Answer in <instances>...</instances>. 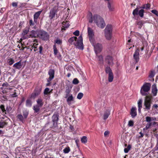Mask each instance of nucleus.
<instances>
[{
  "instance_id": "29",
  "label": "nucleus",
  "mask_w": 158,
  "mask_h": 158,
  "mask_svg": "<svg viewBox=\"0 0 158 158\" xmlns=\"http://www.w3.org/2000/svg\"><path fill=\"white\" fill-rule=\"evenodd\" d=\"M146 121L148 122L151 123L152 121L156 120V118H155L154 117H151L149 116H147L146 117Z\"/></svg>"
},
{
  "instance_id": "61",
  "label": "nucleus",
  "mask_w": 158,
  "mask_h": 158,
  "mask_svg": "<svg viewBox=\"0 0 158 158\" xmlns=\"http://www.w3.org/2000/svg\"><path fill=\"white\" fill-rule=\"evenodd\" d=\"M10 96L12 97H17L18 95L15 92L13 94L10 95Z\"/></svg>"
},
{
  "instance_id": "51",
  "label": "nucleus",
  "mask_w": 158,
  "mask_h": 158,
  "mask_svg": "<svg viewBox=\"0 0 158 158\" xmlns=\"http://www.w3.org/2000/svg\"><path fill=\"white\" fill-rule=\"evenodd\" d=\"M150 7V5L148 4H147L143 6L142 8H145L146 9H149Z\"/></svg>"
},
{
  "instance_id": "20",
  "label": "nucleus",
  "mask_w": 158,
  "mask_h": 158,
  "mask_svg": "<svg viewBox=\"0 0 158 158\" xmlns=\"http://www.w3.org/2000/svg\"><path fill=\"white\" fill-rule=\"evenodd\" d=\"M37 105L41 107L43 106L44 102L43 99L41 98H39L36 100Z\"/></svg>"
},
{
  "instance_id": "3",
  "label": "nucleus",
  "mask_w": 158,
  "mask_h": 158,
  "mask_svg": "<svg viewBox=\"0 0 158 158\" xmlns=\"http://www.w3.org/2000/svg\"><path fill=\"white\" fill-rule=\"evenodd\" d=\"M59 117L58 113L56 112L55 113L52 117V122L47 123L45 125V127H48L51 128L56 127L59 120Z\"/></svg>"
},
{
  "instance_id": "57",
  "label": "nucleus",
  "mask_w": 158,
  "mask_h": 158,
  "mask_svg": "<svg viewBox=\"0 0 158 158\" xmlns=\"http://www.w3.org/2000/svg\"><path fill=\"white\" fill-rule=\"evenodd\" d=\"M152 12L153 13L155 14L156 15L158 16V12L157 10H152Z\"/></svg>"
},
{
  "instance_id": "31",
  "label": "nucleus",
  "mask_w": 158,
  "mask_h": 158,
  "mask_svg": "<svg viewBox=\"0 0 158 158\" xmlns=\"http://www.w3.org/2000/svg\"><path fill=\"white\" fill-rule=\"evenodd\" d=\"M7 125V123L5 121L1 120L0 121V128H3Z\"/></svg>"
},
{
  "instance_id": "43",
  "label": "nucleus",
  "mask_w": 158,
  "mask_h": 158,
  "mask_svg": "<svg viewBox=\"0 0 158 158\" xmlns=\"http://www.w3.org/2000/svg\"><path fill=\"white\" fill-rule=\"evenodd\" d=\"M83 94L82 93H79L77 95V98L79 99H81L83 97Z\"/></svg>"
},
{
  "instance_id": "39",
  "label": "nucleus",
  "mask_w": 158,
  "mask_h": 158,
  "mask_svg": "<svg viewBox=\"0 0 158 158\" xmlns=\"http://www.w3.org/2000/svg\"><path fill=\"white\" fill-rule=\"evenodd\" d=\"M38 45V44H36V43H34L33 46H31V48H30V47H28L27 49H30L31 51L32 50V49H33V48H34V49H36L37 48V45Z\"/></svg>"
},
{
  "instance_id": "63",
  "label": "nucleus",
  "mask_w": 158,
  "mask_h": 158,
  "mask_svg": "<svg viewBox=\"0 0 158 158\" xmlns=\"http://www.w3.org/2000/svg\"><path fill=\"white\" fill-rule=\"evenodd\" d=\"M43 47L41 46H40L39 47V53L40 54H41L42 53V51L43 50Z\"/></svg>"
},
{
  "instance_id": "2",
  "label": "nucleus",
  "mask_w": 158,
  "mask_h": 158,
  "mask_svg": "<svg viewBox=\"0 0 158 158\" xmlns=\"http://www.w3.org/2000/svg\"><path fill=\"white\" fill-rule=\"evenodd\" d=\"M75 36H73L70 38V43L73 44L77 48L81 49L83 48V39L81 35L78 38Z\"/></svg>"
},
{
  "instance_id": "19",
  "label": "nucleus",
  "mask_w": 158,
  "mask_h": 158,
  "mask_svg": "<svg viewBox=\"0 0 158 158\" xmlns=\"http://www.w3.org/2000/svg\"><path fill=\"white\" fill-rule=\"evenodd\" d=\"M22 66V65L21 64V61L15 63L13 66V67L16 69H20Z\"/></svg>"
},
{
  "instance_id": "30",
  "label": "nucleus",
  "mask_w": 158,
  "mask_h": 158,
  "mask_svg": "<svg viewBox=\"0 0 158 158\" xmlns=\"http://www.w3.org/2000/svg\"><path fill=\"white\" fill-rule=\"evenodd\" d=\"M32 105V102L31 99H28L26 101V106L31 107Z\"/></svg>"
},
{
  "instance_id": "34",
  "label": "nucleus",
  "mask_w": 158,
  "mask_h": 158,
  "mask_svg": "<svg viewBox=\"0 0 158 158\" xmlns=\"http://www.w3.org/2000/svg\"><path fill=\"white\" fill-rule=\"evenodd\" d=\"M88 139L87 137L85 136H83L81 139V141L84 143H85L87 142Z\"/></svg>"
},
{
  "instance_id": "26",
  "label": "nucleus",
  "mask_w": 158,
  "mask_h": 158,
  "mask_svg": "<svg viewBox=\"0 0 158 158\" xmlns=\"http://www.w3.org/2000/svg\"><path fill=\"white\" fill-rule=\"evenodd\" d=\"M63 24V27H62V30L63 29L64 30H66V29H67L68 28L69 26V23L68 22H63L62 23Z\"/></svg>"
},
{
  "instance_id": "27",
  "label": "nucleus",
  "mask_w": 158,
  "mask_h": 158,
  "mask_svg": "<svg viewBox=\"0 0 158 158\" xmlns=\"http://www.w3.org/2000/svg\"><path fill=\"white\" fill-rule=\"evenodd\" d=\"M112 33L107 32H105V36L106 39L110 40L111 39V37Z\"/></svg>"
},
{
  "instance_id": "12",
  "label": "nucleus",
  "mask_w": 158,
  "mask_h": 158,
  "mask_svg": "<svg viewBox=\"0 0 158 158\" xmlns=\"http://www.w3.org/2000/svg\"><path fill=\"white\" fill-rule=\"evenodd\" d=\"M151 101L149 100H145L144 103V106H145V109L149 110L150 109Z\"/></svg>"
},
{
  "instance_id": "15",
  "label": "nucleus",
  "mask_w": 158,
  "mask_h": 158,
  "mask_svg": "<svg viewBox=\"0 0 158 158\" xmlns=\"http://www.w3.org/2000/svg\"><path fill=\"white\" fill-rule=\"evenodd\" d=\"M73 156L74 157H76L77 158H83L82 154L79 150L74 152L73 153Z\"/></svg>"
},
{
  "instance_id": "56",
  "label": "nucleus",
  "mask_w": 158,
  "mask_h": 158,
  "mask_svg": "<svg viewBox=\"0 0 158 158\" xmlns=\"http://www.w3.org/2000/svg\"><path fill=\"white\" fill-rule=\"evenodd\" d=\"M28 115V113L27 112H23V115L25 118H27Z\"/></svg>"
},
{
  "instance_id": "21",
  "label": "nucleus",
  "mask_w": 158,
  "mask_h": 158,
  "mask_svg": "<svg viewBox=\"0 0 158 158\" xmlns=\"http://www.w3.org/2000/svg\"><path fill=\"white\" fill-rule=\"evenodd\" d=\"M112 27L111 25L109 24L106 26L105 29V32L112 33Z\"/></svg>"
},
{
  "instance_id": "25",
  "label": "nucleus",
  "mask_w": 158,
  "mask_h": 158,
  "mask_svg": "<svg viewBox=\"0 0 158 158\" xmlns=\"http://www.w3.org/2000/svg\"><path fill=\"white\" fill-rule=\"evenodd\" d=\"M39 31H31V35L32 37H36L39 36Z\"/></svg>"
},
{
  "instance_id": "13",
  "label": "nucleus",
  "mask_w": 158,
  "mask_h": 158,
  "mask_svg": "<svg viewBox=\"0 0 158 158\" xmlns=\"http://www.w3.org/2000/svg\"><path fill=\"white\" fill-rule=\"evenodd\" d=\"M111 109L109 108L106 109L104 112L103 114V119L104 120H106L110 114Z\"/></svg>"
},
{
  "instance_id": "47",
  "label": "nucleus",
  "mask_w": 158,
  "mask_h": 158,
  "mask_svg": "<svg viewBox=\"0 0 158 158\" xmlns=\"http://www.w3.org/2000/svg\"><path fill=\"white\" fill-rule=\"evenodd\" d=\"M0 108L1 109L3 112H5V114H6V110L5 109L4 106V105H2L0 106Z\"/></svg>"
},
{
  "instance_id": "1",
  "label": "nucleus",
  "mask_w": 158,
  "mask_h": 158,
  "mask_svg": "<svg viewBox=\"0 0 158 158\" xmlns=\"http://www.w3.org/2000/svg\"><path fill=\"white\" fill-rule=\"evenodd\" d=\"M89 21L90 23L93 22L95 23L98 27L103 28L105 26V23L103 19L100 16L95 15L92 16L91 13H89L88 15Z\"/></svg>"
},
{
  "instance_id": "33",
  "label": "nucleus",
  "mask_w": 158,
  "mask_h": 158,
  "mask_svg": "<svg viewBox=\"0 0 158 158\" xmlns=\"http://www.w3.org/2000/svg\"><path fill=\"white\" fill-rule=\"evenodd\" d=\"M75 102L72 95H70V105L75 104Z\"/></svg>"
},
{
  "instance_id": "62",
  "label": "nucleus",
  "mask_w": 158,
  "mask_h": 158,
  "mask_svg": "<svg viewBox=\"0 0 158 158\" xmlns=\"http://www.w3.org/2000/svg\"><path fill=\"white\" fill-rule=\"evenodd\" d=\"M12 108H11V107L9 106H7L6 107V110L7 111H10L11 110Z\"/></svg>"
},
{
  "instance_id": "14",
  "label": "nucleus",
  "mask_w": 158,
  "mask_h": 158,
  "mask_svg": "<svg viewBox=\"0 0 158 158\" xmlns=\"http://www.w3.org/2000/svg\"><path fill=\"white\" fill-rule=\"evenodd\" d=\"M48 74L49 75L47 81L48 82L51 81L54 77V71L53 69H50L48 72Z\"/></svg>"
},
{
  "instance_id": "52",
  "label": "nucleus",
  "mask_w": 158,
  "mask_h": 158,
  "mask_svg": "<svg viewBox=\"0 0 158 158\" xmlns=\"http://www.w3.org/2000/svg\"><path fill=\"white\" fill-rule=\"evenodd\" d=\"M137 25L139 26V27L141 28L143 25V23L142 21H139L138 22Z\"/></svg>"
},
{
  "instance_id": "60",
  "label": "nucleus",
  "mask_w": 158,
  "mask_h": 158,
  "mask_svg": "<svg viewBox=\"0 0 158 158\" xmlns=\"http://www.w3.org/2000/svg\"><path fill=\"white\" fill-rule=\"evenodd\" d=\"M69 69V66H65L64 69V72H68V70Z\"/></svg>"
},
{
  "instance_id": "40",
  "label": "nucleus",
  "mask_w": 158,
  "mask_h": 158,
  "mask_svg": "<svg viewBox=\"0 0 158 158\" xmlns=\"http://www.w3.org/2000/svg\"><path fill=\"white\" fill-rule=\"evenodd\" d=\"M55 43L58 44L60 45L62 43V41L61 40L57 38L55 41Z\"/></svg>"
},
{
  "instance_id": "8",
  "label": "nucleus",
  "mask_w": 158,
  "mask_h": 158,
  "mask_svg": "<svg viewBox=\"0 0 158 158\" xmlns=\"http://www.w3.org/2000/svg\"><path fill=\"white\" fill-rule=\"evenodd\" d=\"M88 33L91 43L94 44V41L95 40L94 32L93 30L90 27L88 28Z\"/></svg>"
},
{
  "instance_id": "46",
  "label": "nucleus",
  "mask_w": 158,
  "mask_h": 158,
  "mask_svg": "<svg viewBox=\"0 0 158 158\" xmlns=\"http://www.w3.org/2000/svg\"><path fill=\"white\" fill-rule=\"evenodd\" d=\"M14 60L12 59H10L8 60V64L10 65H12L14 63Z\"/></svg>"
},
{
  "instance_id": "35",
  "label": "nucleus",
  "mask_w": 158,
  "mask_h": 158,
  "mask_svg": "<svg viewBox=\"0 0 158 158\" xmlns=\"http://www.w3.org/2000/svg\"><path fill=\"white\" fill-rule=\"evenodd\" d=\"M29 31V28L28 27H26L23 31L22 34L23 35H26L27 34Z\"/></svg>"
},
{
  "instance_id": "9",
  "label": "nucleus",
  "mask_w": 158,
  "mask_h": 158,
  "mask_svg": "<svg viewBox=\"0 0 158 158\" xmlns=\"http://www.w3.org/2000/svg\"><path fill=\"white\" fill-rule=\"evenodd\" d=\"M107 6L110 11L112 12L114 11V1L113 0H110L108 1Z\"/></svg>"
},
{
  "instance_id": "18",
  "label": "nucleus",
  "mask_w": 158,
  "mask_h": 158,
  "mask_svg": "<svg viewBox=\"0 0 158 158\" xmlns=\"http://www.w3.org/2000/svg\"><path fill=\"white\" fill-rule=\"evenodd\" d=\"M42 11H40L36 12L34 15V22L36 23L37 21V19L41 13Z\"/></svg>"
},
{
  "instance_id": "28",
  "label": "nucleus",
  "mask_w": 158,
  "mask_h": 158,
  "mask_svg": "<svg viewBox=\"0 0 158 158\" xmlns=\"http://www.w3.org/2000/svg\"><path fill=\"white\" fill-rule=\"evenodd\" d=\"M69 88L68 87V89H66V94L64 97V98H66L68 103H69Z\"/></svg>"
},
{
  "instance_id": "10",
  "label": "nucleus",
  "mask_w": 158,
  "mask_h": 158,
  "mask_svg": "<svg viewBox=\"0 0 158 158\" xmlns=\"http://www.w3.org/2000/svg\"><path fill=\"white\" fill-rule=\"evenodd\" d=\"M57 8L56 7L51 9L50 12L49 17L51 19H52L55 16L57 12Z\"/></svg>"
},
{
  "instance_id": "53",
  "label": "nucleus",
  "mask_w": 158,
  "mask_h": 158,
  "mask_svg": "<svg viewBox=\"0 0 158 158\" xmlns=\"http://www.w3.org/2000/svg\"><path fill=\"white\" fill-rule=\"evenodd\" d=\"M79 83V81L77 79L75 78L73 81V83L74 84H77Z\"/></svg>"
},
{
  "instance_id": "54",
  "label": "nucleus",
  "mask_w": 158,
  "mask_h": 158,
  "mask_svg": "<svg viewBox=\"0 0 158 158\" xmlns=\"http://www.w3.org/2000/svg\"><path fill=\"white\" fill-rule=\"evenodd\" d=\"M134 125V122L132 120H130L128 122V125L130 127L133 126Z\"/></svg>"
},
{
  "instance_id": "45",
  "label": "nucleus",
  "mask_w": 158,
  "mask_h": 158,
  "mask_svg": "<svg viewBox=\"0 0 158 158\" xmlns=\"http://www.w3.org/2000/svg\"><path fill=\"white\" fill-rule=\"evenodd\" d=\"M53 48L54 50V54L55 55H57V53H58V50L57 48H56L55 45L54 46Z\"/></svg>"
},
{
  "instance_id": "6",
  "label": "nucleus",
  "mask_w": 158,
  "mask_h": 158,
  "mask_svg": "<svg viewBox=\"0 0 158 158\" xmlns=\"http://www.w3.org/2000/svg\"><path fill=\"white\" fill-rule=\"evenodd\" d=\"M106 72L108 74V80L109 82H112L114 78V75L112 72V70L109 67H107L105 69Z\"/></svg>"
},
{
  "instance_id": "4",
  "label": "nucleus",
  "mask_w": 158,
  "mask_h": 158,
  "mask_svg": "<svg viewBox=\"0 0 158 158\" xmlns=\"http://www.w3.org/2000/svg\"><path fill=\"white\" fill-rule=\"evenodd\" d=\"M151 85L149 83L144 84L141 87L140 92L143 96H147L148 94V92L151 88Z\"/></svg>"
},
{
  "instance_id": "11",
  "label": "nucleus",
  "mask_w": 158,
  "mask_h": 158,
  "mask_svg": "<svg viewBox=\"0 0 158 158\" xmlns=\"http://www.w3.org/2000/svg\"><path fill=\"white\" fill-rule=\"evenodd\" d=\"M106 62L110 65L112 66L114 64L113 59L110 56H107L106 58Z\"/></svg>"
},
{
  "instance_id": "23",
  "label": "nucleus",
  "mask_w": 158,
  "mask_h": 158,
  "mask_svg": "<svg viewBox=\"0 0 158 158\" xmlns=\"http://www.w3.org/2000/svg\"><path fill=\"white\" fill-rule=\"evenodd\" d=\"M143 101L141 99H139L138 102V110L139 113H141V109L142 107V103Z\"/></svg>"
},
{
  "instance_id": "42",
  "label": "nucleus",
  "mask_w": 158,
  "mask_h": 158,
  "mask_svg": "<svg viewBox=\"0 0 158 158\" xmlns=\"http://www.w3.org/2000/svg\"><path fill=\"white\" fill-rule=\"evenodd\" d=\"M131 148V146L130 145H128L127 147L125 148L124 149V152L125 153H127L129 151L130 149Z\"/></svg>"
},
{
  "instance_id": "44",
  "label": "nucleus",
  "mask_w": 158,
  "mask_h": 158,
  "mask_svg": "<svg viewBox=\"0 0 158 158\" xmlns=\"http://www.w3.org/2000/svg\"><path fill=\"white\" fill-rule=\"evenodd\" d=\"M17 117L19 120L22 122H23V116L21 114H19L17 116Z\"/></svg>"
},
{
  "instance_id": "17",
  "label": "nucleus",
  "mask_w": 158,
  "mask_h": 158,
  "mask_svg": "<svg viewBox=\"0 0 158 158\" xmlns=\"http://www.w3.org/2000/svg\"><path fill=\"white\" fill-rule=\"evenodd\" d=\"M157 91L156 85L155 84H154L152 85V92L154 96L156 95Z\"/></svg>"
},
{
  "instance_id": "16",
  "label": "nucleus",
  "mask_w": 158,
  "mask_h": 158,
  "mask_svg": "<svg viewBox=\"0 0 158 158\" xmlns=\"http://www.w3.org/2000/svg\"><path fill=\"white\" fill-rule=\"evenodd\" d=\"M139 50L138 49H137L135 51L133 55L134 58V59L136 61V62H137L139 61Z\"/></svg>"
},
{
  "instance_id": "36",
  "label": "nucleus",
  "mask_w": 158,
  "mask_h": 158,
  "mask_svg": "<svg viewBox=\"0 0 158 158\" xmlns=\"http://www.w3.org/2000/svg\"><path fill=\"white\" fill-rule=\"evenodd\" d=\"M152 125V123H148L147 124L145 127L143 128V130H147Z\"/></svg>"
},
{
  "instance_id": "5",
  "label": "nucleus",
  "mask_w": 158,
  "mask_h": 158,
  "mask_svg": "<svg viewBox=\"0 0 158 158\" xmlns=\"http://www.w3.org/2000/svg\"><path fill=\"white\" fill-rule=\"evenodd\" d=\"M39 38L44 40H48L49 37V35L48 33L44 31H39Z\"/></svg>"
},
{
  "instance_id": "59",
  "label": "nucleus",
  "mask_w": 158,
  "mask_h": 158,
  "mask_svg": "<svg viewBox=\"0 0 158 158\" xmlns=\"http://www.w3.org/2000/svg\"><path fill=\"white\" fill-rule=\"evenodd\" d=\"M29 24L30 26H33L34 25V23L33 22V20L32 19L30 20L29 21Z\"/></svg>"
},
{
  "instance_id": "41",
  "label": "nucleus",
  "mask_w": 158,
  "mask_h": 158,
  "mask_svg": "<svg viewBox=\"0 0 158 158\" xmlns=\"http://www.w3.org/2000/svg\"><path fill=\"white\" fill-rule=\"evenodd\" d=\"M138 8H136L133 11L132 14L134 16H135L137 15L138 14Z\"/></svg>"
},
{
  "instance_id": "7",
  "label": "nucleus",
  "mask_w": 158,
  "mask_h": 158,
  "mask_svg": "<svg viewBox=\"0 0 158 158\" xmlns=\"http://www.w3.org/2000/svg\"><path fill=\"white\" fill-rule=\"evenodd\" d=\"M91 43L94 47V51L96 54L100 52L101 51L102 47L101 44L99 43H96L95 40L94 41V44Z\"/></svg>"
},
{
  "instance_id": "58",
  "label": "nucleus",
  "mask_w": 158,
  "mask_h": 158,
  "mask_svg": "<svg viewBox=\"0 0 158 158\" xmlns=\"http://www.w3.org/2000/svg\"><path fill=\"white\" fill-rule=\"evenodd\" d=\"M2 86L3 87H7L9 86V84L7 82H6L4 83L2 85Z\"/></svg>"
},
{
  "instance_id": "22",
  "label": "nucleus",
  "mask_w": 158,
  "mask_h": 158,
  "mask_svg": "<svg viewBox=\"0 0 158 158\" xmlns=\"http://www.w3.org/2000/svg\"><path fill=\"white\" fill-rule=\"evenodd\" d=\"M136 110V108L135 107H132L131 109V114L133 118L135 117L137 115Z\"/></svg>"
},
{
  "instance_id": "48",
  "label": "nucleus",
  "mask_w": 158,
  "mask_h": 158,
  "mask_svg": "<svg viewBox=\"0 0 158 158\" xmlns=\"http://www.w3.org/2000/svg\"><path fill=\"white\" fill-rule=\"evenodd\" d=\"M37 96H38L36 95L35 92H34L31 94L30 96V98L35 99Z\"/></svg>"
},
{
  "instance_id": "24",
  "label": "nucleus",
  "mask_w": 158,
  "mask_h": 158,
  "mask_svg": "<svg viewBox=\"0 0 158 158\" xmlns=\"http://www.w3.org/2000/svg\"><path fill=\"white\" fill-rule=\"evenodd\" d=\"M41 107L37 105L34 106L33 109L34 111V113H38L40 111V108Z\"/></svg>"
},
{
  "instance_id": "38",
  "label": "nucleus",
  "mask_w": 158,
  "mask_h": 158,
  "mask_svg": "<svg viewBox=\"0 0 158 158\" xmlns=\"http://www.w3.org/2000/svg\"><path fill=\"white\" fill-rule=\"evenodd\" d=\"M51 91H49V89L48 88H46L44 90V95H47L48 94L50 93Z\"/></svg>"
},
{
  "instance_id": "49",
  "label": "nucleus",
  "mask_w": 158,
  "mask_h": 158,
  "mask_svg": "<svg viewBox=\"0 0 158 158\" xmlns=\"http://www.w3.org/2000/svg\"><path fill=\"white\" fill-rule=\"evenodd\" d=\"M110 132L108 131H106L104 133V136L105 137H107L109 136Z\"/></svg>"
},
{
  "instance_id": "55",
  "label": "nucleus",
  "mask_w": 158,
  "mask_h": 158,
  "mask_svg": "<svg viewBox=\"0 0 158 158\" xmlns=\"http://www.w3.org/2000/svg\"><path fill=\"white\" fill-rule=\"evenodd\" d=\"M63 151L65 153H68L69 152V148L67 147L64 149Z\"/></svg>"
},
{
  "instance_id": "50",
  "label": "nucleus",
  "mask_w": 158,
  "mask_h": 158,
  "mask_svg": "<svg viewBox=\"0 0 158 158\" xmlns=\"http://www.w3.org/2000/svg\"><path fill=\"white\" fill-rule=\"evenodd\" d=\"M79 33L80 32L78 30H76V31L73 32V34L76 36H79Z\"/></svg>"
},
{
  "instance_id": "32",
  "label": "nucleus",
  "mask_w": 158,
  "mask_h": 158,
  "mask_svg": "<svg viewBox=\"0 0 158 158\" xmlns=\"http://www.w3.org/2000/svg\"><path fill=\"white\" fill-rule=\"evenodd\" d=\"M41 90V88L37 87L35 89L34 92L35 94L38 96L40 94Z\"/></svg>"
},
{
  "instance_id": "64",
  "label": "nucleus",
  "mask_w": 158,
  "mask_h": 158,
  "mask_svg": "<svg viewBox=\"0 0 158 158\" xmlns=\"http://www.w3.org/2000/svg\"><path fill=\"white\" fill-rule=\"evenodd\" d=\"M154 72H152L150 74L149 76V77H154Z\"/></svg>"
},
{
  "instance_id": "37",
  "label": "nucleus",
  "mask_w": 158,
  "mask_h": 158,
  "mask_svg": "<svg viewBox=\"0 0 158 158\" xmlns=\"http://www.w3.org/2000/svg\"><path fill=\"white\" fill-rule=\"evenodd\" d=\"M144 12V10L143 9H141L138 12V15H139L141 17H143V16Z\"/></svg>"
}]
</instances>
